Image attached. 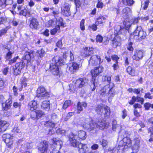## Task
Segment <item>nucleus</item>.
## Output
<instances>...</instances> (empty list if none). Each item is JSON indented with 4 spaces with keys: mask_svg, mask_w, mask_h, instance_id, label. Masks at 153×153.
Segmentation results:
<instances>
[{
    "mask_svg": "<svg viewBox=\"0 0 153 153\" xmlns=\"http://www.w3.org/2000/svg\"><path fill=\"white\" fill-rule=\"evenodd\" d=\"M64 64V62L59 56L56 55L53 58L50 65V69L53 74L60 76L61 72L59 70L58 65L62 66Z\"/></svg>",
    "mask_w": 153,
    "mask_h": 153,
    "instance_id": "f03ea898",
    "label": "nucleus"
},
{
    "mask_svg": "<svg viewBox=\"0 0 153 153\" xmlns=\"http://www.w3.org/2000/svg\"><path fill=\"white\" fill-rule=\"evenodd\" d=\"M143 51L136 49L134 50V54L132 56V58L136 61L141 59L143 57Z\"/></svg>",
    "mask_w": 153,
    "mask_h": 153,
    "instance_id": "4468645a",
    "label": "nucleus"
},
{
    "mask_svg": "<svg viewBox=\"0 0 153 153\" xmlns=\"http://www.w3.org/2000/svg\"><path fill=\"white\" fill-rule=\"evenodd\" d=\"M121 116L122 118L123 119H125L126 117L127 116V111L125 109H124L123 111H122Z\"/></svg>",
    "mask_w": 153,
    "mask_h": 153,
    "instance_id": "bf43d9fd",
    "label": "nucleus"
},
{
    "mask_svg": "<svg viewBox=\"0 0 153 153\" xmlns=\"http://www.w3.org/2000/svg\"><path fill=\"white\" fill-rule=\"evenodd\" d=\"M68 138L71 145L73 146L78 148V145L80 143H79L77 141V136L75 135L72 132H71L69 135Z\"/></svg>",
    "mask_w": 153,
    "mask_h": 153,
    "instance_id": "f8f14e48",
    "label": "nucleus"
},
{
    "mask_svg": "<svg viewBox=\"0 0 153 153\" xmlns=\"http://www.w3.org/2000/svg\"><path fill=\"white\" fill-rule=\"evenodd\" d=\"M53 143L51 145L53 153H59V149L61 148L62 144V141L57 138H53Z\"/></svg>",
    "mask_w": 153,
    "mask_h": 153,
    "instance_id": "20e7f679",
    "label": "nucleus"
},
{
    "mask_svg": "<svg viewBox=\"0 0 153 153\" xmlns=\"http://www.w3.org/2000/svg\"><path fill=\"white\" fill-rule=\"evenodd\" d=\"M36 53L39 55V56L38 57L39 59L41 58L42 57H43L45 54V52L43 49H41L38 50L37 51Z\"/></svg>",
    "mask_w": 153,
    "mask_h": 153,
    "instance_id": "37998d69",
    "label": "nucleus"
},
{
    "mask_svg": "<svg viewBox=\"0 0 153 153\" xmlns=\"http://www.w3.org/2000/svg\"><path fill=\"white\" fill-rule=\"evenodd\" d=\"M56 25V20L54 19H51L49 20L47 24L48 27L54 26Z\"/></svg>",
    "mask_w": 153,
    "mask_h": 153,
    "instance_id": "a19ab883",
    "label": "nucleus"
},
{
    "mask_svg": "<svg viewBox=\"0 0 153 153\" xmlns=\"http://www.w3.org/2000/svg\"><path fill=\"white\" fill-rule=\"evenodd\" d=\"M88 82V80L87 78H80L76 80L75 86L76 88H82L87 85Z\"/></svg>",
    "mask_w": 153,
    "mask_h": 153,
    "instance_id": "1a4fd4ad",
    "label": "nucleus"
},
{
    "mask_svg": "<svg viewBox=\"0 0 153 153\" xmlns=\"http://www.w3.org/2000/svg\"><path fill=\"white\" fill-rule=\"evenodd\" d=\"M103 40V38L102 36H100V35H98L97 37L96 38V40L97 42H102V41Z\"/></svg>",
    "mask_w": 153,
    "mask_h": 153,
    "instance_id": "052dcab7",
    "label": "nucleus"
},
{
    "mask_svg": "<svg viewBox=\"0 0 153 153\" xmlns=\"http://www.w3.org/2000/svg\"><path fill=\"white\" fill-rule=\"evenodd\" d=\"M19 14L27 17H29L30 15V10L27 8H25L20 11Z\"/></svg>",
    "mask_w": 153,
    "mask_h": 153,
    "instance_id": "bb28decb",
    "label": "nucleus"
},
{
    "mask_svg": "<svg viewBox=\"0 0 153 153\" xmlns=\"http://www.w3.org/2000/svg\"><path fill=\"white\" fill-rule=\"evenodd\" d=\"M55 20L57 21L56 24H58L57 25H59V26L60 25L63 26L64 24L62 22L63 19L62 18L60 17L58 19H55Z\"/></svg>",
    "mask_w": 153,
    "mask_h": 153,
    "instance_id": "de8ad7c7",
    "label": "nucleus"
},
{
    "mask_svg": "<svg viewBox=\"0 0 153 153\" xmlns=\"http://www.w3.org/2000/svg\"><path fill=\"white\" fill-rule=\"evenodd\" d=\"M85 20L84 19H82L80 22V27L82 30H85L84 25Z\"/></svg>",
    "mask_w": 153,
    "mask_h": 153,
    "instance_id": "603ef678",
    "label": "nucleus"
},
{
    "mask_svg": "<svg viewBox=\"0 0 153 153\" xmlns=\"http://www.w3.org/2000/svg\"><path fill=\"white\" fill-rule=\"evenodd\" d=\"M37 104L36 101H32L30 102L28 105V109L32 111L36 110L37 108Z\"/></svg>",
    "mask_w": 153,
    "mask_h": 153,
    "instance_id": "b1692460",
    "label": "nucleus"
},
{
    "mask_svg": "<svg viewBox=\"0 0 153 153\" xmlns=\"http://www.w3.org/2000/svg\"><path fill=\"white\" fill-rule=\"evenodd\" d=\"M41 107L45 110L49 111L50 110V103L49 101L45 100L43 101Z\"/></svg>",
    "mask_w": 153,
    "mask_h": 153,
    "instance_id": "cd10ccee",
    "label": "nucleus"
},
{
    "mask_svg": "<svg viewBox=\"0 0 153 153\" xmlns=\"http://www.w3.org/2000/svg\"><path fill=\"white\" fill-rule=\"evenodd\" d=\"M11 71L14 75L16 76L20 74L21 71L17 68H15V66H13Z\"/></svg>",
    "mask_w": 153,
    "mask_h": 153,
    "instance_id": "4c0bfd02",
    "label": "nucleus"
},
{
    "mask_svg": "<svg viewBox=\"0 0 153 153\" xmlns=\"http://www.w3.org/2000/svg\"><path fill=\"white\" fill-rule=\"evenodd\" d=\"M102 62L99 56L94 55L92 56L90 58L89 61V63L93 66H96L98 64H100Z\"/></svg>",
    "mask_w": 153,
    "mask_h": 153,
    "instance_id": "9b49d317",
    "label": "nucleus"
},
{
    "mask_svg": "<svg viewBox=\"0 0 153 153\" xmlns=\"http://www.w3.org/2000/svg\"><path fill=\"white\" fill-rule=\"evenodd\" d=\"M36 111L38 120L45 115L44 112L41 110H37Z\"/></svg>",
    "mask_w": 153,
    "mask_h": 153,
    "instance_id": "58836bf2",
    "label": "nucleus"
},
{
    "mask_svg": "<svg viewBox=\"0 0 153 153\" xmlns=\"http://www.w3.org/2000/svg\"><path fill=\"white\" fill-rule=\"evenodd\" d=\"M36 96L40 99H44L49 96V94L43 87H40L36 91Z\"/></svg>",
    "mask_w": 153,
    "mask_h": 153,
    "instance_id": "6e6552de",
    "label": "nucleus"
},
{
    "mask_svg": "<svg viewBox=\"0 0 153 153\" xmlns=\"http://www.w3.org/2000/svg\"><path fill=\"white\" fill-rule=\"evenodd\" d=\"M26 78L25 77H23L22 79V80L21 82V87L19 88V90L20 91H21L22 90V88L23 87H25L27 86V84L26 82Z\"/></svg>",
    "mask_w": 153,
    "mask_h": 153,
    "instance_id": "f704fd0d",
    "label": "nucleus"
},
{
    "mask_svg": "<svg viewBox=\"0 0 153 153\" xmlns=\"http://www.w3.org/2000/svg\"><path fill=\"white\" fill-rule=\"evenodd\" d=\"M74 114L73 112H69L68 113L66 117L64 118V120L65 121H67L70 117Z\"/></svg>",
    "mask_w": 153,
    "mask_h": 153,
    "instance_id": "4d7b16f0",
    "label": "nucleus"
},
{
    "mask_svg": "<svg viewBox=\"0 0 153 153\" xmlns=\"http://www.w3.org/2000/svg\"><path fill=\"white\" fill-rule=\"evenodd\" d=\"M123 143L122 145V146H127V147H130L131 144V141L128 137H124L120 142V144Z\"/></svg>",
    "mask_w": 153,
    "mask_h": 153,
    "instance_id": "6ab92c4d",
    "label": "nucleus"
},
{
    "mask_svg": "<svg viewBox=\"0 0 153 153\" xmlns=\"http://www.w3.org/2000/svg\"><path fill=\"white\" fill-rule=\"evenodd\" d=\"M127 72L132 76L135 75V71L134 69L130 66L126 68Z\"/></svg>",
    "mask_w": 153,
    "mask_h": 153,
    "instance_id": "473e14b6",
    "label": "nucleus"
},
{
    "mask_svg": "<svg viewBox=\"0 0 153 153\" xmlns=\"http://www.w3.org/2000/svg\"><path fill=\"white\" fill-rule=\"evenodd\" d=\"M86 50L85 51L84 53L85 54L86 56H88L90 55L92 53L91 51L92 50L93 48H91V50H90V51H89V50H88V48H86Z\"/></svg>",
    "mask_w": 153,
    "mask_h": 153,
    "instance_id": "0e129e2a",
    "label": "nucleus"
},
{
    "mask_svg": "<svg viewBox=\"0 0 153 153\" xmlns=\"http://www.w3.org/2000/svg\"><path fill=\"white\" fill-rule=\"evenodd\" d=\"M110 84H111V85L110 86L109 85V90L108 92L109 99L112 98L114 96L115 94V91L113 88L114 86V84L110 83Z\"/></svg>",
    "mask_w": 153,
    "mask_h": 153,
    "instance_id": "412c9836",
    "label": "nucleus"
},
{
    "mask_svg": "<svg viewBox=\"0 0 153 153\" xmlns=\"http://www.w3.org/2000/svg\"><path fill=\"white\" fill-rule=\"evenodd\" d=\"M128 30L127 29H126V28H124L123 26L120 31L119 32L120 34H122L123 35H126V33H127Z\"/></svg>",
    "mask_w": 153,
    "mask_h": 153,
    "instance_id": "864d4df0",
    "label": "nucleus"
},
{
    "mask_svg": "<svg viewBox=\"0 0 153 153\" xmlns=\"http://www.w3.org/2000/svg\"><path fill=\"white\" fill-rule=\"evenodd\" d=\"M103 68L101 67L98 68H95L94 69L92 70L91 73L92 76V78H95V77L98 75L102 71Z\"/></svg>",
    "mask_w": 153,
    "mask_h": 153,
    "instance_id": "a211bd4d",
    "label": "nucleus"
},
{
    "mask_svg": "<svg viewBox=\"0 0 153 153\" xmlns=\"http://www.w3.org/2000/svg\"><path fill=\"white\" fill-rule=\"evenodd\" d=\"M131 13V9L128 7H126L124 8L122 10V16L124 18H127L128 15H130Z\"/></svg>",
    "mask_w": 153,
    "mask_h": 153,
    "instance_id": "393cba45",
    "label": "nucleus"
},
{
    "mask_svg": "<svg viewBox=\"0 0 153 153\" xmlns=\"http://www.w3.org/2000/svg\"><path fill=\"white\" fill-rule=\"evenodd\" d=\"M105 113L104 114L105 117H108L110 115V108L107 106L104 107Z\"/></svg>",
    "mask_w": 153,
    "mask_h": 153,
    "instance_id": "c03bdc74",
    "label": "nucleus"
},
{
    "mask_svg": "<svg viewBox=\"0 0 153 153\" xmlns=\"http://www.w3.org/2000/svg\"><path fill=\"white\" fill-rule=\"evenodd\" d=\"M48 142L43 141L39 144L38 149L42 153H53L52 150L51 149V146L50 149L48 148Z\"/></svg>",
    "mask_w": 153,
    "mask_h": 153,
    "instance_id": "0eeeda50",
    "label": "nucleus"
},
{
    "mask_svg": "<svg viewBox=\"0 0 153 153\" xmlns=\"http://www.w3.org/2000/svg\"><path fill=\"white\" fill-rule=\"evenodd\" d=\"M124 24L125 25L124 28H126V29H127L128 30L130 27L131 26H132L133 25L131 23L129 22H124Z\"/></svg>",
    "mask_w": 153,
    "mask_h": 153,
    "instance_id": "6e6d98bb",
    "label": "nucleus"
},
{
    "mask_svg": "<svg viewBox=\"0 0 153 153\" xmlns=\"http://www.w3.org/2000/svg\"><path fill=\"white\" fill-rule=\"evenodd\" d=\"M60 30V27L59 25H56L55 27L51 30L50 31L51 34V35L55 34L58 31Z\"/></svg>",
    "mask_w": 153,
    "mask_h": 153,
    "instance_id": "ea45409f",
    "label": "nucleus"
},
{
    "mask_svg": "<svg viewBox=\"0 0 153 153\" xmlns=\"http://www.w3.org/2000/svg\"><path fill=\"white\" fill-rule=\"evenodd\" d=\"M144 97L145 98H148L150 99H152L153 98V96L151 95V94L149 92H148L145 94Z\"/></svg>",
    "mask_w": 153,
    "mask_h": 153,
    "instance_id": "e2e57ef3",
    "label": "nucleus"
},
{
    "mask_svg": "<svg viewBox=\"0 0 153 153\" xmlns=\"http://www.w3.org/2000/svg\"><path fill=\"white\" fill-rule=\"evenodd\" d=\"M70 6L68 3H65L61 7V13L64 16H68L71 15Z\"/></svg>",
    "mask_w": 153,
    "mask_h": 153,
    "instance_id": "ddd939ff",
    "label": "nucleus"
},
{
    "mask_svg": "<svg viewBox=\"0 0 153 153\" xmlns=\"http://www.w3.org/2000/svg\"><path fill=\"white\" fill-rule=\"evenodd\" d=\"M19 57L18 56H17L14 57L13 59H11L10 60H9L8 64L10 65L12 64L16 61L17 59Z\"/></svg>",
    "mask_w": 153,
    "mask_h": 153,
    "instance_id": "13d9d810",
    "label": "nucleus"
},
{
    "mask_svg": "<svg viewBox=\"0 0 153 153\" xmlns=\"http://www.w3.org/2000/svg\"><path fill=\"white\" fill-rule=\"evenodd\" d=\"M136 27L137 29L134 32V37L137 39V37L140 40L144 39L146 36V32L142 30L141 26H137Z\"/></svg>",
    "mask_w": 153,
    "mask_h": 153,
    "instance_id": "423d86ee",
    "label": "nucleus"
},
{
    "mask_svg": "<svg viewBox=\"0 0 153 153\" xmlns=\"http://www.w3.org/2000/svg\"><path fill=\"white\" fill-rule=\"evenodd\" d=\"M7 29L6 28L2 29L0 30V37L3 35L7 33Z\"/></svg>",
    "mask_w": 153,
    "mask_h": 153,
    "instance_id": "680f3d73",
    "label": "nucleus"
},
{
    "mask_svg": "<svg viewBox=\"0 0 153 153\" xmlns=\"http://www.w3.org/2000/svg\"><path fill=\"white\" fill-rule=\"evenodd\" d=\"M109 90V85H107L102 88L99 92L100 96L102 97H105L107 96L108 94Z\"/></svg>",
    "mask_w": 153,
    "mask_h": 153,
    "instance_id": "aec40b11",
    "label": "nucleus"
},
{
    "mask_svg": "<svg viewBox=\"0 0 153 153\" xmlns=\"http://www.w3.org/2000/svg\"><path fill=\"white\" fill-rule=\"evenodd\" d=\"M82 140H85L86 138V132L83 130H80L78 132L77 138Z\"/></svg>",
    "mask_w": 153,
    "mask_h": 153,
    "instance_id": "2f4dec72",
    "label": "nucleus"
},
{
    "mask_svg": "<svg viewBox=\"0 0 153 153\" xmlns=\"http://www.w3.org/2000/svg\"><path fill=\"white\" fill-rule=\"evenodd\" d=\"M108 151L111 153H118V149L116 148H110L108 149Z\"/></svg>",
    "mask_w": 153,
    "mask_h": 153,
    "instance_id": "3c124183",
    "label": "nucleus"
},
{
    "mask_svg": "<svg viewBox=\"0 0 153 153\" xmlns=\"http://www.w3.org/2000/svg\"><path fill=\"white\" fill-rule=\"evenodd\" d=\"M98 80L96 78H92L90 84V87L91 90L92 91H94L96 88L97 86Z\"/></svg>",
    "mask_w": 153,
    "mask_h": 153,
    "instance_id": "7c9ffc66",
    "label": "nucleus"
},
{
    "mask_svg": "<svg viewBox=\"0 0 153 153\" xmlns=\"http://www.w3.org/2000/svg\"><path fill=\"white\" fill-rule=\"evenodd\" d=\"M30 117L33 120H38L36 111H32L31 113Z\"/></svg>",
    "mask_w": 153,
    "mask_h": 153,
    "instance_id": "09e8293b",
    "label": "nucleus"
},
{
    "mask_svg": "<svg viewBox=\"0 0 153 153\" xmlns=\"http://www.w3.org/2000/svg\"><path fill=\"white\" fill-rule=\"evenodd\" d=\"M119 127L118 125L117 124V121L114 120L112 122V127L113 131H115L117 128Z\"/></svg>",
    "mask_w": 153,
    "mask_h": 153,
    "instance_id": "49530a36",
    "label": "nucleus"
},
{
    "mask_svg": "<svg viewBox=\"0 0 153 153\" xmlns=\"http://www.w3.org/2000/svg\"><path fill=\"white\" fill-rule=\"evenodd\" d=\"M104 109V108L103 107L102 104L98 105L95 108V111L97 113L100 115H102V114Z\"/></svg>",
    "mask_w": 153,
    "mask_h": 153,
    "instance_id": "c85d7f7f",
    "label": "nucleus"
},
{
    "mask_svg": "<svg viewBox=\"0 0 153 153\" xmlns=\"http://www.w3.org/2000/svg\"><path fill=\"white\" fill-rule=\"evenodd\" d=\"M87 103L85 102H78L77 103V113L79 114L80 112L82 111L83 110V108L82 107L83 106L84 107H85L87 106Z\"/></svg>",
    "mask_w": 153,
    "mask_h": 153,
    "instance_id": "c756f323",
    "label": "nucleus"
},
{
    "mask_svg": "<svg viewBox=\"0 0 153 153\" xmlns=\"http://www.w3.org/2000/svg\"><path fill=\"white\" fill-rule=\"evenodd\" d=\"M38 56L35 52L31 51L30 52H26L24 54L22 59V62L16 63L15 66V68H17L21 71L24 67L25 64H27L30 61L32 60H37Z\"/></svg>",
    "mask_w": 153,
    "mask_h": 153,
    "instance_id": "f257e3e1",
    "label": "nucleus"
},
{
    "mask_svg": "<svg viewBox=\"0 0 153 153\" xmlns=\"http://www.w3.org/2000/svg\"><path fill=\"white\" fill-rule=\"evenodd\" d=\"M121 38L118 35L115 36L112 40L113 47L115 48L117 46H120L121 45Z\"/></svg>",
    "mask_w": 153,
    "mask_h": 153,
    "instance_id": "f3484780",
    "label": "nucleus"
},
{
    "mask_svg": "<svg viewBox=\"0 0 153 153\" xmlns=\"http://www.w3.org/2000/svg\"><path fill=\"white\" fill-rule=\"evenodd\" d=\"M148 133H150V137H153V126L150 127L148 129Z\"/></svg>",
    "mask_w": 153,
    "mask_h": 153,
    "instance_id": "69168bd1",
    "label": "nucleus"
},
{
    "mask_svg": "<svg viewBox=\"0 0 153 153\" xmlns=\"http://www.w3.org/2000/svg\"><path fill=\"white\" fill-rule=\"evenodd\" d=\"M71 104V101L70 100L66 101L63 105L62 108L64 109H66Z\"/></svg>",
    "mask_w": 153,
    "mask_h": 153,
    "instance_id": "a18cd8bd",
    "label": "nucleus"
},
{
    "mask_svg": "<svg viewBox=\"0 0 153 153\" xmlns=\"http://www.w3.org/2000/svg\"><path fill=\"white\" fill-rule=\"evenodd\" d=\"M144 107L146 110H148L151 107V104L149 102H147L144 104Z\"/></svg>",
    "mask_w": 153,
    "mask_h": 153,
    "instance_id": "338daca9",
    "label": "nucleus"
},
{
    "mask_svg": "<svg viewBox=\"0 0 153 153\" xmlns=\"http://www.w3.org/2000/svg\"><path fill=\"white\" fill-rule=\"evenodd\" d=\"M9 126V123L5 121H0V132L5 131Z\"/></svg>",
    "mask_w": 153,
    "mask_h": 153,
    "instance_id": "4be33fe9",
    "label": "nucleus"
},
{
    "mask_svg": "<svg viewBox=\"0 0 153 153\" xmlns=\"http://www.w3.org/2000/svg\"><path fill=\"white\" fill-rule=\"evenodd\" d=\"M97 124L96 127L101 130L105 128L108 125L105 121L102 120H99L98 122H97Z\"/></svg>",
    "mask_w": 153,
    "mask_h": 153,
    "instance_id": "5701e85b",
    "label": "nucleus"
},
{
    "mask_svg": "<svg viewBox=\"0 0 153 153\" xmlns=\"http://www.w3.org/2000/svg\"><path fill=\"white\" fill-rule=\"evenodd\" d=\"M79 151L80 153H96L95 152L89 150L86 144L79 143L78 146Z\"/></svg>",
    "mask_w": 153,
    "mask_h": 153,
    "instance_id": "2eb2a0df",
    "label": "nucleus"
},
{
    "mask_svg": "<svg viewBox=\"0 0 153 153\" xmlns=\"http://www.w3.org/2000/svg\"><path fill=\"white\" fill-rule=\"evenodd\" d=\"M0 102L2 105V110L7 111L10 109L11 106L12 100L11 98H9L7 100H5L3 96L0 95Z\"/></svg>",
    "mask_w": 153,
    "mask_h": 153,
    "instance_id": "7ed1b4c3",
    "label": "nucleus"
},
{
    "mask_svg": "<svg viewBox=\"0 0 153 153\" xmlns=\"http://www.w3.org/2000/svg\"><path fill=\"white\" fill-rule=\"evenodd\" d=\"M111 80V76H102V81L103 82L107 81L109 83V85H108L110 86L111 85V84H110V83H112L110 82Z\"/></svg>",
    "mask_w": 153,
    "mask_h": 153,
    "instance_id": "e433bc0d",
    "label": "nucleus"
},
{
    "mask_svg": "<svg viewBox=\"0 0 153 153\" xmlns=\"http://www.w3.org/2000/svg\"><path fill=\"white\" fill-rule=\"evenodd\" d=\"M140 147V145L134 144L132 148V149L136 152L139 149Z\"/></svg>",
    "mask_w": 153,
    "mask_h": 153,
    "instance_id": "774afa93",
    "label": "nucleus"
},
{
    "mask_svg": "<svg viewBox=\"0 0 153 153\" xmlns=\"http://www.w3.org/2000/svg\"><path fill=\"white\" fill-rule=\"evenodd\" d=\"M134 100H135V102L137 101V102H140V103L141 104H143L144 102V99L143 98H141L140 97L135 96Z\"/></svg>",
    "mask_w": 153,
    "mask_h": 153,
    "instance_id": "5fc2aeb1",
    "label": "nucleus"
},
{
    "mask_svg": "<svg viewBox=\"0 0 153 153\" xmlns=\"http://www.w3.org/2000/svg\"><path fill=\"white\" fill-rule=\"evenodd\" d=\"M30 27L32 29H37L39 28V22L37 20L34 18L30 19Z\"/></svg>",
    "mask_w": 153,
    "mask_h": 153,
    "instance_id": "dca6fc26",
    "label": "nucleus"
},
{
    "mask_svg": "<svg viewBox=\"0 0 153 153\" xmlns=\"http://www.w3.org/2000/svg\"><path fill=\"white\" fill-rule=\"evenodd\" d=\"M123 4L126 5L128 6H132L134 3L133 0H122Z\"/></svg>",
    "mask_w": 153,
    "mask_h": 153,
    "instance_id": "c9c22d12",
    "label": "nucleus"
},
{
    "mask_svg": "<svg viewBox=\"0 0 153 153\" xmlns=\"http://www.w3.org/2000/svg\"><path fill=\"white\" fill-rule=\"evenodd\" d=\"M97 124V122L94 123L91 118L89 117L86 119L83 125L85 128L87 129L88 131H90L97 128L96 127Z\"/></svg>",
    "mask_w": 153,
    "mask_h": 153,
    "instance_id": "39448f33",
    "label": "nucleus"
},
{
    "mask_svg": "<svg viewBox=\"0 0 153 153\" xmlns=\"http://www.w3.org/2000/svg\"><path fill=\"white\" fill-rule=\"evenodd\" d=\"M123 26L120 25H116L115 27V33L117 34H120L119 32L120 31Z\"/></svg>",
    "mask_w": 153,
    "mask_h": 153,
    "instance_id": "8fccbe9b",
    "label": "nucleus"
},
{
    "mask_svg": "<svg viewBox=\"0 0 153 153\" xmlns=\"http://www.w3.org/2000/svg\"><path fill=\"white\" fill-rule=\"evenodd\" d=\"M14 53L13 51H11L10 49L8 50V52L5 56V58L7 60H9L11 58L12 55Z\"/></svg>",
    "mask_w": 153,
    "mask_h": 153,
    "instance_id": "79ce46f5",
    "label": "nucleus"
},
{
    "mask_svg": "<svg viewBox=\"0 0 153 153\" xmlns=\"http://www.w3.org/2000/svg\"><path fill=\"white\" fill-rule=\"evenodd\" d=\"M79 65L77 63L74 62L72 64V65L69 68V70L72 74L77 71L79 69Z\"/></svg>",
    "mask_w": 153,
    "mask_h": 153,
    "instance_id": "a878e982",
    "label": "nucleus"
},
{
    "mask_svg": "<svg viewBox=\"0 0 153 153\" xmlns=\"http://www.w3.org/2000/svg\"><path fill=\"white\" fill-rule=\"evenodd\" d=\"M105 18L102 16H100L97 19V21L95 22V24L98 26L100 24H102Z\"/></svg>",
    "mask_w": 153,
    "mask_h": 153,
    "instance_id": "72a5a7b5",
    "label": "nucleus"
},
{
    "mask_svg": "<svg viewBox=\"0 0 153 153\" xmlns=\"http://www.w3.org/2000/svg\"><path fill=\"white\" fill-rule=\"evenodd\" d=\"M13 136L10 134H4L3 135V139L8 147H10L13 143Z\"/></svg>",
    "mask_w": 153,
    "mask_h": 153,
    "instance_id": "9d476101",
    "label": "nucleus"
}]
</instances>
